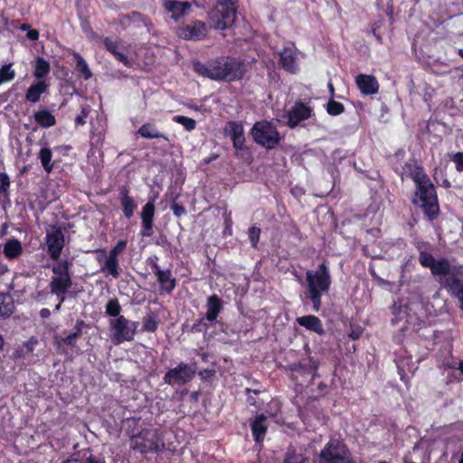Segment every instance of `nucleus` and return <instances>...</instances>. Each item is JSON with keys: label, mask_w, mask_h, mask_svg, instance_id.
Instances as JSON below:
<instances>
[{"label": "nucleus", "mask_w": 463, "mask_h": 463, "mask_svg": "<svg viewBox=\"0 0 463 463\" xmlns=\"http://www.w3.org/2000/svg\"><path fill=\"white\" fill-rule=\"evenodd\" d=\"M61 303H62V302H61V301H60V302L56 305V307H55V310H56V311H59V310L61 309Z\"/></svg>", "instance_id": "e2e57ef3"}, {"label": "nucleus", "mask_w": 463, "mask_h": 463, "mask_svg": "<svg viewBox=\"0 0 463 463\" xmlns=\"http://www.w3.org/2000/svg\"><path fill=\"white\" fill-rule=\"evenodd\" d=\"M173 121L182 125L187 131H192L196 127L195 120L191 118L185 117V116H181V115L175 116L173 118Z\"/></svg>", "instance_id": "58836bf2"}, {"label": "nucleus", "mask_w": 463, "mask_h": 463, "mask_svg": "<svg viewBox=\"0 0 463 463\" xmlns=\"http://www.w3.org/2000/svg\"><path fill=\"white\" fill-rule=\"evenodd\" d=\"M458 369H459V370H460V372L463 373V360L459 363Z\"/></svg>", "instance_id": "0e129e2a"}, {"label": "nucleus", "mask_w": 463, "mask_h": 463, "mask_svg": "<svg viewBox=\"0 0 463 463\" xmlns=\"http://www.w3.org/2000/svg\"><path fill=\"white\" fill-rule=\"evenodd\" d=\"M216 5L223 7H235V0H216Z\"/></svg>", "instance_id": "8fccbe9b"}, {"label": "nucleus", "mask_w": 463, "mask_h": 463, "mask_svg": "<svg viewBox=\"0 0 463 463\" xmlns=\"http://www.w3.org/2000/svg\"><path fill=\"white\" fill-rule=\"evenodd\" d=\"M251 135L256 143L268 149L274 148L279 141V132L268 121L255 123L251 129Z\"/></svg>", "instance_id": "6e6552de"}, {"label": "nucleus", "mask_w": 463, "mask_h": 463, "mask_svg": "<svg viewBox=\"0 0 463 463\" xmlns=\"http://www.w3.org/2000/svg\"><path fill=\"white\" fill-rule=\"evenodd\" d=\"M138 323L131 321L125 317L113 318L109 322L110 337L114 345L130 342L137 333Z\"/></svg>", "instance_id": "423d86ee"}, {"label": "nucleus", "mask_w": 463, "mask_h": 463, "mask_svg": "<svg viewBox=\"0 0 463 463\" xmlns=\"http://www.w3.org/2000/svg\"><path fill=\"white\" fill-rule=\"evenodd\" d=\"M194 70L201 76L225 81L241 80L245 72L244 64L231 57H221L208 64L197 61L194 64Z\"/></svg>", "instance_id": "f257e3e1"}, {"label": "nucleus", "mask_w": 463, "mask_h": 463, "mask_svg": "<svg viewBox=\"0 0 463 463\" xmlns=\"http://www.w3.org/2000/svg\"><path fill=\"white\" fill-rule=\"evenodd\" d=\"M210 25L215 30H224L231 27L235 22L236 7H223L215 5L208 14Z\"/></svg>", "instance_id": "1a4fd4ad"}, {"label": "nucleus", "mask_w": 463, "mask_h": 463, "mask_svg": "<svg viewBox=\"0 0 463 463\" xmlns=\"http://www.w3.org/2000/svg\"><path fill=\"white\" fill-rule=\"evenodd\" d=\"M249 239L250 244L253 248L257 247L258 241L260 240V229L255 226H252L249 229Z\"/></svg>", "instance_id": "79ce46f5"}, {"label": "nucleus", "mask_w": 463, "mask_h": 463, "mask_svg": "<svg viewBox=\"0 0 463 463\" xmlns=\"http://www.w3.org/2000/svg\"><path fill=\"white\" fill-rule=\"evenodd\" d=\"M459 302H460V307L463 310V297H458Z\"/></svg>", "instance_id": "680f3d73"}, {"label": "nucleus", "mask_w": 463, "mask_h": 463, "mask_svg": "<svg viewBox=\"0 0 463 463\" xmlns=\"http://www.w3.org/2000/svg\"><path fill=\"white\" fill-rule=\"evenodd\" d=\"M155 199L148 201L142 208V236H150L152 234L153 220L155 215Z\"/></svg>", "instance_id": "f3484780"}, {"label": "nucleus", "mask_w": 463, "mask_h": 463, "mask_svg": "<svg viewBox=\"0 0 463 463\" xmlns=\"http://www.w3.org/2000/svg\"><path fill=\"white\" fill-rule=\"evenodd\" d=\"M4 344H5L4 338H3V336L0 335V351L3 349V347H4Z\"/></svg>", "instance_id": "052dcab7"}, {"label": "nucleus", "mask_w": 463, "mask_h": 463, "mask_svg": "<svg viewBox=\"0 0 463 463\" xmlns=\"http://www.w3.org/2000/svg\"><path fill=\"white\" fill-rule=\"evenodd\" d=\"M15 306L13 298L7 293H0V318H8L14 312Z\"/></svg>", "instance_id": "bb28decb"}, {"label": "nucleus", "mask_w": 463, "mask_h": 463, "mask_svg": "<svg viewBox=\"0 0 463 463\" xmlns=\"http://www.w3.org/2000/svg\"><path fill=\"white\" fill-rule=\"evenodd\" d=\"M34 120L43 128H50L55 125V117L47 109H41L34 113Z\"/></svg>", "instance_id": "2f4dec72"}, {"label": "nucleus", "mask_w": 463, "mask_h": 463, "mask_svg": "<svg viewBox=\"0 0 463 463\" xmlns=\"http://www.w3.org/2000/svg\"><path fill=\"white\" fill-rule=\"evenodd\" d=\"M46 244L51 258L57 260L64 247V235L61 228L52 226L46 232Z\"/></svg>", "instance_id": "ddd939ff"}, {"label": "nucleus", "mask_w": 463, "mask_h": 463, "mask_svg": "<svg viewBox=\"0 0 463 463\" xmlns=\"http://www.w3.org/2000/svg\"><path fill=\"white\" fill-rule=\"evenodd\" d=\"M355 83L361 92L365 95L374 94L379 89L375 77L372 75L359 74L355 78Z\"/></svg>", "instance_id": "6ab92c4d"}, {"label": "nucleus", "mask_w": 463, "mask_h": 463, "mask_svg": "<svg viewBox=\"0 0 463 463\" xmlns=\"http://www.w3.org/2000/svg\"><path fill=\"white\" fill-rule=\"evenodd\" d=\"M15 71L12 69V64H5L0 68V85L3 82H8L14 79Z\"/></svg>", "instance_id": "4c0bfd02"}, {"label": "nucleus", "mask_w": 463, "mask_h": 463, "mask_svg": "<svg viewBox=\"0 0 463 463\" xmlns=\"http://www.w3.org/2000/svg\"><path fill=\"white\" fill-rule=\"evenodd\" d=\"M10 186V180L5 173H0V194L6 195Z\"/></svg>", "instance_id": "37998d69"}, {"label": "nucleus", "mask_w": 463, "mask_h": 463, "mask_svg": "<svg viewBox=\"0 0 463 463\" xmlns=\"http://www.w3.org/2000/svg\"><path fill=\"white\" fill-rule=\"evenodd\" d=\"M284 463H303V458L301 455L288 454Z\"/></svg>", "instance_id": "49530a36"}, {"label": "nucleus", "mask_w": 463, "mask_h": 463, "mask_svg": "<svg viewBox=\"0 0 463 463\" xmlns=\"http://www.w3.org/2000/svg\"><path fill=\"white\" fill-rule=\"evenodd\" d=\"M296 321L299 326H304L307 330L313 331L318 335H323L325 333L321 320L316 316L307 315L299 317L296 319Z\"/></svg>", "instance_id": "5701e85b"}, {"label": "nucleus", "mask_w": 463, "mask_h": 463, "mask_svg": "<svg viewBox=\"0 0 463 463\" xmlns=\"http://www.w3.org/2000/svg\"><path fill=\"white\" fill-rule=\"evenodd\" d=\"M280 55V63L282 67L291 72L296 73L298 70L297 64V50L294 47H286L279 53Z\"/></svg>", "instance_id": "aec40b11"}, {"label": "nucleus", "mask_w": 463, "mask_h": 463, "mask_svg": "<svg viewBox=\"0 0 463 463\" xmlns=\"http://www.w3.org/2000/svg\"><path fill=\"white\" fill-rule=\"evenodd\" d=\"M328 89L331 92V95L333 96L334 95V91H335V89H334V86L331 82L328 83Z\"/></svg>", "instance_id": "bf43d9fd"}, {"label": "nucleus", "mask_w": 463, "mask_h": 463, "mask_svg": "<svg viewBox=\"0 0 463 463\" xmlns=\"http://www.w3.org/2000/svg\"><path fill=\"white\" fill-rule=\"evenodd\" d=\"M195 373V366L180 363L176 367L166 372L164 376V382L169 385L182 386L191 382Z\"/></svg>", "instance_id": "9d476101"}, {"label": "nucleus", "mask_w": 463, "mask_h": 463, "mask_svg": "<svg viewBox=\"0 0 463 463\" xmlns=\"http://www.w3.org/2000/svg\"><path fill=\"white\" fill-rule=\"evenodd\" d=\"M411 176L417 187L413 203L423 209L430 221L434 220L439 214V204L433 184L420 167L414 169Z\"/></svg>", "instance_id": "f03ea898"}, {"label": "nucleus", "mask_w": 463, "mask_h": 463, "mask_svg": "<svg viewBox=\"0 0 463 463\" xmlns=\"http://www.w3.org/2000/svg\"><path fill=\"white\" fill-rule=\"evenodd\" d=\"M23 249L21 242L16 240H9L4 245L3 252L8 259H15L22 254Z\"/></svg>", "instance_id": "7c9ffc66"}, {"label": "nucleus", "mask_w": 463, "mask_h": 463, "mask_svg": "<svg viewBox=\"0 0 463 463\" xmlns=\"http://www.w3.org/2000/svg\"><path fill=\"white\" fill-rule=\"evenodd\" d=\"M225 133L232 139L233 146L236 149H241L243 147L245 137L241 123L235 121L229 122L225 128Z\"/></svg>", "instance_id": "a211bd4d"}, {"label": "nucleus", "mask_w": 463, "mask_h": 463, "mask_svg": "<svg viewBox=\"0 0 463 463\" xmlns=\"http://www.w3.org/2000/svg\"><path fill=\"white\" fill-rule=\"evenodd\" d=\"M26 36L29 40L37 41L39 39V32L37 30H29Z\"/></svg>", "instance_id": "3c124183"}, {"label": "nucleus", "mask_w": 463, "mask_h": 463, "mask_svg": "<svg viewBox=\"0 0 463 463\" xmlns=\"http://www.w3.org/2000/svg\"><path fill=\"white\" fill-rule=\"evenodd\" d=\"M171 209H172L174 214L177 217H180L181 215L184 214V213H185L184 207L180 204H177V203H174L171 206Z\"/></svg>", "instance_id": "de8ad7c7"}, {"label": "nucleus", "mask_w": 463, "mask_h": 463, "mask_svg": "<svg viewBox=\"0 0 463 463\" xmlns=\"http://www.w3.org/2000/svg\"><path fill=\"white\" fill-rule=\"evenodd\" d=\"M40 316L43 318H48L51 316V312L48 308H42L40 311Z\"/></svg>", "instance_id": "6e6d98bb"}, {"label": "nucleus", "mask_w": 463, "mask_h": 463, "mask_svg": "<svg viewBox=\"0 0 463 463\" xmlns=\"http://www.w3.org/2000/svg\"><path fill=\"white\" fill-rule=\"evenodd\" d=\"M105 312L109 317H114L115 318L121 317V307L119 305V302L117 298H111L108 301Z\"/></svg>", "instance_id": "e433bc0d"}, {"label": "nucleus", "mask_w": 463, "mask_h": 463, "mask_svg": "<svg viewBox=\"0 0 463 463\" xmlns=\"http://www.w3.org/2000/svg\"><path fill=\"white\" fill-rule=\"evenodd\" d=\"M267 417L263 414L258 415L250 423L252 434L256 442L262 441L266 432L267 425L264 423Z\"/></svg>", "instance_id": "a878e982"}, {"label": "nucleus", "mask_w": 463, "mask_h": 463, "mask_svg": "<svg viewBox=\"0 0 463 463\" xmlns=\"http://www.w3.org/2000/svg\"><path fill=\"white\" fill-rule=\"evenodd\" d=\"M127 247V241L121 240L118 241V243L115 245V250L118 251L119 253L122 252Z\"/></svg>", "instance_id": "603ef678"}, {"label": "nucleus", "mask_w": 463, "mask_h": 463, "mask_svg": "<svg viewBox=\"0 0 463 463\" xmlns=\"http://www.w3.org/2000/svg\"><path fill=\"white\" fill-rule=\"evenodd\" d=\"M38 158L41 161L42 166L46 173H51L53 169V163L52 162V152L50 147L43 146L39 153Z\"/></svg>", "instance_id": "473e14b6"}, {"label": "nucleus", "mask_w": 463, "mask_h": 463, "mask_svg": "<svg viewBox=\"0 0 463 463\" xmlns=\"http://www.w3.org/2000/svg\"><path fill=\"white\" fill-rule=\"evenodd\" d=\"M154 273L163 291L171 293L176 285L175 279L170 269H161L157 263L153 264Z\"/></svg>", "instance_id": "dca6fc26"}, {"label": "nucleus", "mask_w": 463, "mask_h": 463, "mask_svg": "<svg viewBox=\"0 0 463 463\" xmlns=\"http://www.w3.org/2000/svg\"><path fill=\"white\" fill-rule=\"evenodd\" d=\"M458 463H463V451L460 454V458L458 460Z\"/></svg>", "instance_id": "69168bd1"}, {"label": "nucleus", "mask_w": 463, "mask_h": 463, "mask_svg": "<svg viewBox=\"0 0 463 463\" xmlns=\"http://www.w3.org/2000/svg\"><path fill=\"white\" fill-rule=\"evenodd\" d=\"M311 109L303 103H296L288 111L286 116L288 125L290 128H295L301 121L310 118Z\"/></svg>", "instance_id": "2eb2a0df"}, {"label": "nucleus", "mask_w": 463, "mask_h": 463, "mask_svg": "<svg viewBox=\"0 0 463 463\" xmlns=\"http://www.w3.org/2000/svg\"><path fill=\"white\" fill-rule=\"evenodd\" d=\"M138 134L145 138H157L162 137L165 140H168L167 137L161 134L154 125L144 124L138 129Z\"/></svg>", "instance_id": "f704fd0d"}, {"label": "nucleus", "mask_w": 463, "mask_h": 463, "mask_svg": "<svg viewBox=\"0 0 463 463\" xmlns=\"http://www.w3.org/2000/svg\"><path fill=\"white\" fill-rule=\"evenodd\" d=\"M120 203L124 215L128 219L131 218L135 209L137 208V204L135 203L133 198L129 196L128 191L125 187L120 189Z\"/></svg>", "instance_id": "cd10ccee"}, {"label": "nucleus", "mask_w": 463, "mask_h": 463, "mask_svg": "<svg viewBox=\"0 0 463 463\" xmlns=\"http://www.w3.org/2000/svg\"><path fill=\"white\" fill-rule=\"evenodd\" d=\"M71 263L67 260H62L52 266L53 276L51 279L49 287L51 293L55 295L61 302L65 300V294L72 285L70 275Z\"/></svg>", "instance_id": "39448f33"}, {"label": "nucleus", "mask_w": 463, "mask_h": 463, "mask_svg": "<svg viewBox=\"0 0 463 463\" xmlns=\"http://www.w3.org/2000/svg\"><path fill=\"white\" fill-rule=\"evenodd\" d=\"M87 462L88 463H105V459L103 458L90 457L87 459Z\"/></svg>", "instance_id": "5fc2aeb1"}, {"label": "nucleus", "mask_w": 463, "mask_h": 463, "mask_svg": "<svg viewBox=\"0 0 463 463\" xmlns=\"http://www.w3.org/2000/svg\"><path fill=\"white\" fill-rule=\"evenodd\" d=\"M206 318L201 317L191 327L192 332H205L207 329Z\"/></svg>", "instance_id": "c03bdc74"}, {"label": "nucleus", "mask_w": 463, "mask_h": 463, "mask_svg": "<svg viewBox=\"0 0 463 463\" xmlns=\"http://www.w3.org/2000/svg\"><path fill=\"white\" fill-rule=\"evenodd\" d=\"M458 54L460 55L461 58H463V49L458 50Z\"/></svg>", "instance_id": "338daca9"}, {"label": "nucleus", "mask_w": 463, "mask_h": 463, "mask_svg": "<svg viewBox=\"0 0 463 463\" xmlns=\"http://www.w3.org/2000/svg\"><path fill=\"white\" fill-rule=\"evenodd\" d=\"M158 325V315L155 312H149L143 319L142 330L145 332H155Z\"/></svg>", "instance_id": "c9c22d12"}, {"label": "nucleus", "mask_w": 463, "mask_h": 463, "mask_svg": "<svg viewBox=\"0 0 463 463\" xmlns=\"http://www.w3.org/2000/svg\"><path fill=\"white\" fill-rule=\"evenodd\" d=\"M103 43L106 47V49L110 52L113 56L121 63L124 65L130 67L131 61L128 58V56L125 53V48L116 41H113L109 38H105L103 41Z\"/></svg>", "instance_id": "4be33fe9"}, {"label": "nucleus", "mask_w": 463, "mask_h": 463, "mask_svg": "<svg viewBox=\"0 0 463 463\" xmlns=\"http://www.w3.org/2000/svg\"><path fill=\"white\" fill-rule=\"evenodd\" d=\"M119 255V252L115 250V248H112L109 253V256L107 259L113 260H118V256Z\"/></svg>", "instance_id": "864d4df0"}, {"label": "nucleus", "mask_w": 463, "mask_h": 463, "mask_svg": "<svg viewBox=\"0 0 463 463\" xmlns=\"http://www.w3.org/2000/svg\"><path fill=\"white\" fill-rule=\"evenodd\" d=\"M48 87L49 85L45 80H39L38 82L32 84L25 94L26 100L32 103L38 102L42 94L47 90Z\"/></svg>", "instance_id": "393cba45"}, {"label": "nucleus", "mask_w": 463, "mask_h": 463, "mask_svg": "<svg viewBox=\"0 0 463 463\" xmlns=\"http://www.w3.org/2000/svg\"><path fill=\"white\" fill-rule=\"evenodd\" d=\"M50 62L43 57H37L33 63V76L39 80H44V78L50 73Z\"/></svg>", "instance_id": "c85d7f7f"}, {"label": "nucleus", "mask_w": 463, "mask_h": 463, "mask_svg": "<svg viewBox=\"0 0 463 463\" xmlns=\"http://www.w3.org/2000/svg\"><path fill=\"white\" fill-rule=\"evenodd\" d=\"M381 463H386V462H381Z\"/></svg>", "instance_id": "774afa93"}, {"label": "nucleus", "mask_w": 463, "mask_h": 463, "mask_svg": "<svg viewBox=\"0 0 463 463\" xmlns=\"http://www.w3.org/2000/svg\"><path fill=\"white\" fill-rule=\"evenodd\" d=\"M177 34L184 40L200 41L206 36L207 28L204 23L197 20L179 28Z\"/></svg>", "instance_id": "4468645a"}, {"label": "nucleus", "mask_w": 463, "mask_h": 463, "mask_svg": "<svg viewBox=\"0 0 463 463\" xmlns=\"http://www.w3.org/2000/svg\"><path fill=\"white\" fill-rule=\"evenodd\" d=\"M130 447L141 454L161 451L165 449L162 432L158 429H144L131 437Z\"/></svg>", "instance_id": "20e7f679"}, {"label": "nucleus", "mask_w": 463, "mask_h": 463, "mask_svg": "<svg viewBox=\"0 0 463 463\" xmlns=\"http://www.w3.org/2000/svg\"><path fill=\"white\" fill-rule=\"evenodd\" d=\"M20 29L22 31H29L30 30V25L28 24H23L21 26H20Z\"/></svg>", "instance_id": "4d7b16f0"}, {"label": "nucleus", "mask_w": 463, "mask_h": 463, "mask_svg": "<svg viewBox=\"0 0 463 463\" xmlns=\"http://www.w3.org/2000/svg\"><path fill=\"white\" fill-rule=\"evenodd\" d=\"M71 55L76 61V71L84 78V80H90L92 77V72L89 68L87 61L79 52L72 51Z\"/></svg>", "instance_id": "c756f323"}, {"label": "nucleus", "mask_w": 463, "mask_h": 463, "mask_svg": "<svg viewBox=\"0 0 463 463\" xmlns=\"http://www.w3.org/2000/svg\"><path fill=\"white\" fill-rule=\"evenodd\" d=\"M164 6L171 14L173 19L178 20L187 14L191 8V4L189 2L167 0L165 2Z\"/></svg>", "instance_id": "412c9836"}, {"label": "nucleus", "mask_w": 463, "mask_h": 463, "mask_svg": "<svg viewBox=\"0 0 463 463\" xmlns=\"http://www.w3.org/2000/svg\"><path fill=\"white\" fill-rule=\"evenodd\" d=\"M63 463H83V462L79 459H76V458H71V459H68V460L64 461Z\"/></svg>", "instance_id": "13d9d810"}, {"label": "nucleus", "mask_w": 463, "mask_h": 463, "mask_svg": "<svg viewBox=\"0 0 463 463\" xmlns=\"http://www.w3.org/2000/svg\"><path fill=\"white\" fill-rule=\"evenodd\" d=\"M307 297L311 300L313 310L318 312L321 307V298L326 294L331 285V276L327 266L323 262L317 270L306 272Z\"/></svg>", "instance_id": "7ed1b4c3"}, {"label": "nucleus", "mask_w": 463, "mask_h": 463, "mask_svg": "<svg viewBox=\"0 0 463 463\" xmlns=\"http://www.w3.org/2000/svg\"><path fill=\"white\" fill-rule=\"evenodd\" d=\"M419 262L424 268H429L435 276L450 272L452 270L451 264L447 259L436 260L428 252L421 251L419 256Z\"/></svg>", "instance_id": "f8f14e48"}, {"label": "nucleus", "mask_w": 463, "mask_h": 463, "mask_svg": "<svg viewBox=\"0 0 463 463\" xmlns=\"http://www.w3.org/2000/svg\"><path fill=\"white\" fill-rule=\"evenodd\" d=\"M88 116V109L86 108H83L81 110L80 115L76 117L75 123L77 125H84L85 124V118Z\"/></svg>", "instance_id": "09e8293b"}, {"label": "nucleus", "mask_w": 463, "mask_h": 463, "mask_svg": "<svg viewBox=\"0 0 463 463\" xmlns=\"http://www.w3.org/2000/svg\"><path fill=\"white\" fill-rule=\"evenodd\" d=\"M84 325V322L80 320L77 321L75 329L76 331L74 333L70 334L66 337L61 339V342L65 345H71L80 335H81V326Z\"/></svg>", "instance_id": "ea45409f"}, {"label": "nucleus", "mask_w": 463, "mask_h": 463, "mask_svg": "<svg viewBox=\"0 0 463 463\" xmlns=\"http://www.w3.org/2000/svg\"><path fill=\"white\" fill-rule=\"evenodd\" d=\"M318 463H352L351 454L342 441L331 439L321 450Z\"/></svg>", "instance_id": "0eeeda50"}, {"label": "nucleus", "mask_w": 463, "mask_h": 463, "mask_svg": "<svg viewBox=\"0 0 463 463\" xmlns=\"http://www.w3.org/2000/svg\"><path fill=\"white\" fill-rule=\"evenodd\" d=\"M207 311L205 313V318L209 322L216 320L218 315L222 309V300L216 295H212L207 298L206 302Z\"/></svg>", "instance_id": "b1692460"}, {"label": "nucleus", "mask_w": 463, "mask_h": 463, "mask_svg": "<svg viewBox=\"0 0 463 463\" xmlns=\"http://www.w3.org/2000/svg\"><path fill=\"white\" fill-rule=\"evenodd\" d=\"M452 161L455 164L457 171L462 172L463 171V153H460V152L456 153L452 157Z\"/></svg>", "instance_id": "a18cd8bd"}, {"label": "nucleus", "mask_w": 463, "mask_h": 463, "mask_svg": "<svg viewBox=\"0 0 463 463\" xmlns=\"http://www.w3.org/2000/svg\"><path fill=\"white\" fill-rule=\"evenodd\" d=\"M100 270L106 275H110L114 279H118L119 277L118 260L106 258L105 260L100 263Z\"/></svg>", "instance_id": "72a5a7b5"}, {"label": "nucleus", "mask_w": 463, "mask_h": 463, "mask_svg": "<svg viewBox=\"0 0 463 463\" xmlns=\"http://www.w3.org/2000/svg\"><path fill=\"white\" fill-rule=\"evenodd\" d=\"M450 272L442 274L447 277L442 282L455 297H463V266L451 265Z\"/></svg>", "instance_id": "9b49d317"}, {"label": "nucleus", "mask_w": 463, "mask_h": 463, "mask_svg": "<svg viewBox=\"0 0 463 463\" xmlns=\"http://www.w3.org/2000/svg\"><path fill=\"white\" fill-rule=\"evenodd\" d=\"M345 107L342 103L330 99L327 103L326 111L331 116H337L344 112Z\"/></svg>", "instance_id": "a19ab883"}]
</instances>
